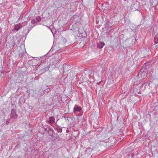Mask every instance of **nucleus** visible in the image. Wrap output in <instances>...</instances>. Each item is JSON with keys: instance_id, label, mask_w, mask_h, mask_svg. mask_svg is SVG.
Instances as JSON below:
<instances>
[{"instance_id": "20", "label": "nucleus", "mask_w": 158, "mask_h": 158, "mask_svg": "<svg viewBox=\"0 0 158 158\" xmlns=\"http://www.w3.org/2000/svg\"><path fill=\"white\" fill-rule=\"evenodd\" d=\"M135 10V11H136V10H138V9H136V10Z\"/></svg>"}, {"instance_id": "5", "label": "nucleus", "mask_w": 158, "mask_h": 158, "mask_svg": "<svg viewBox=\"0 0 158 158\" xmlns=\"http://www.w3.org/2000/svg\"><path fill=\"white\" fill-rule=\"evenodd\" d=\"M54 129L57 131L58 133H61L62 132V128L61 127L59 126L58 125H56L54 127Z\"/></svg>"}, {"instance_id": "6", "label": "nucleus", "mask_w": 158, "mask_h": 158, "mask_svg": "<svg viewBox=\"0 0 158 158\" xmlns=\"http://www.w3.org/2000/svg\"><path fill=\"white\" fill-rule=\"evenodd\" d=\"M48 123L51 124L54 123L55 122V118L54 117L51 116L49 118Z\"/></svg>"}, {"instance_id": "19", "label": "nucleus", "mask_w": 158, "mask_h": 158, "mask_svg": "<svg viewBox=\"0 0 158 158\" xmlns=\"http://www.w3.org/2000/svg\"><path fill=\"white\" fill-rule=\"evenodd\" d=\"M156 35H157V36L158 37V32Z\"/></svg>"}, {"instance_id": "15", "label": "nucleus", "mask_w": 158, "mask_h": 158, "mask_svg": "<svg viewBox=\"0 0 158 158\" xmlns=\"http://www.w3.org/2000/svg\"><path fill=\"white\" fill-rule=\"evenodd\" d=\"M69 131V130H68V129L66 130V133H68Z\"/></svg>"}, {"instance_id": "18", "label": "nucleus", "mask_w": 158, "mask_h": 158, "mask_svg": "<svg viewBox=\"0 0 158 158\" xmlns=\"http://www.w3.org/2000/svg\"><path fill=\"white\" fill-rule=\"evenodd\" d=\"M82 114H81L80 115V116H81V115H82Z\"/></svg>"}, {"instance_id": "17", "label": "nucleus", "mask_w": 158, "mask_h": 158, "mask_svg": "<svg viewBox=\"0 0 158 158\" xmlns=\"http://www.w3.org/2000/svg\"><path fill=\"white\" fill-rule=\"evenodd\" d=\"M15 44H14V45H13V47H14V46H15Z\"/></svg>"}, {"instance_id": "4", "label": "nucleus", "mask_w": 158, "mask_h": 158, "mask_svg": "<svg viewBox=\"0 0 158 158\" xmlns=\"http://www.w3.org/2000/svg\"><path fill=\"white\" fill-rule=\"evenodd\" d=\"M17 117V114H16L15 110L12 109L11 111L10 118H15Z\"/></svg>"}, {"instance_id": "8", "label": "nucleus", "mask_w": 158, "mask_h": 158, "mask_svg": "<svg viewBox=\"0 0 158 158\" xmlns=\"http://www.w3.org/2000/svg\"><path fill=\"white\" fill-rule=\"evenodd\" d=\"M105 45V44L103 42H100L97 44V47L100 49L102 48Z\"/></svg>"}, {"instance_id": "1", "label": "nucleus", "mask_w": 158, "mask_h": 158, "mask_svg": "<svg viewBox=\"0 0 158 158\" xmlns=\"http://www.w3.org/2000/svg\"><path fill=\"white\" fill-rule=\"evenodd\" d=\"M147 74L144 68L141 69L138 73L139 77L142 78H145L147 77Z\"/></svg>"}, {"instance_id": "11", "label": "nucleus", "mask_w": 158, "mask_h": 158, "mask_svg": "<svg viewBox=\"0 0 158 158\" xmlns=\"http://www.w3.org/2000/svg\"><path fill=\"white\" fill-rule=\"evenodd\" d=\"M62 39L63 41L65 43L66 42V39L65 38H63Z\"/></svg>"}, {"instance_id": "16", "label": "nucleus", "mask_w": 158, "mask_h": 158, "mask_svg": "<svg viewBox=\"0 0 158 158\" xmlns=\"http://www.w3.org/2000/svg\"><path fill=\"white\" fill-rule=\"evenodd\" d=\"M31 150V149H30V148H28V149H27L28 151L30 150Z\"/></svg>"}, {"instance_id": "7", "label": "nucleus", "mask_w": 158, "mask_h": 158, "mask_svg": "<svg viewBox=\"0 0 158 158\" xmlns=\"http://www.w3.org/2000/svg\"><path fill=\"white\" fill-rule=\"evenodd\" d=\"M55 133V131H53L52 128H48V133L49 135L51 136H53V135Z\"/></svg>"}, {"instance_id": "2", "label": "nucleus", "mask_w": 158, "mask_h": 158, "mask_svg": "<svg viewBox=\"0 0 158 158\" xmlns=\"http://www.w3.org/2000/svg\"><path fill=\"white\" fill-rule=\"evenodd\" d=\"M22 27L23 26L21 24H17L15 25L14 28L12 30V31L13 32H16L22 28Z\"/></svg>"}, {"instance_id": "13", "label": "nucleus", "mask_w": 158, "mask_h": 158, "mask_svg": "<svg viewBox=\"0 0 158 158\" xmlns=\"http://www.w3.org/2000/svg\"><path fill=\"white\" fill-rule=\"evenodd\" d=\"M35 21L34 20H32L31 21V23H33L35 22Z\"/></svg>"}, {"instance_id": "3", "label": "nucleus", "mask_w": 158, "mask_h": 158, "mask_svg": "<svg viewBox=\"0 0 158 158\" xmlns=\"http://www.w3.org/2000/svg\"><path fill=\"white\" fill-rule=\"evenodd\" d=\"M81 110V107L77 105H75L73 108V111L75 113H76L77 112H80Z\"/></svg>"}, {"instance_id": "9", "label": "nucleus", "mask_w": 158, "mask_h": 158, "mask_svg": "<svg viewBox=\"0 0 158 158\" xmlns=\"http://www.w3.org/2000/svg\"><path fill=\"white\" fill-rule=\"evenodd\" d=\"M154 43L155 44L158 43V37L157 36V35H156V36L154 37Z\"/></svg>"}, {"instance_id": "10", "label": "nucleus", "mask_w": 158, "mask_h": 158, "mask_svg": "<svg viewBox=\"0 0 158 158\" xmlns=\"http://www.w3.org/2000/svg\"><path fill=\"white\" fill-rule=\"evenodd\" d=\"M9 123V119L8 120H7L6 122V124L7 125Z\"/></svg>"}, {"instance_id": "12", "label": "nucleus", "mask_w": 158, "mask_h": 158, "mask_svg": "<svg viewBox=\"0 0 158 158\" xmlns=\"http://www.w3.org/2000/svg\"><path fill=\"white\" fill-rule=\"evenodd\" d=\"M37 20L39 21H40L41 20V18L40 17H39L38 18V19H36Z\"/></svg>"}, {"instance_id": "14", "label": "nucleus", "mask_w": 158, "mask_h": 158, "mask_svg": "<svg viewBox=\"0 0 158 158\" xmlns=\"http://www.w3.org/2000/svg\"><path fill=\"white\" fill-rule=\"evenodd\" d=\"M129 157H130L131 158H132L133 157V156L132 155V154H131V156H129Z\"/></svg>"}]
</instances>
